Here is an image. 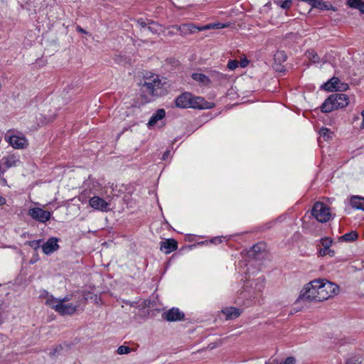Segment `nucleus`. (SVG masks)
I'll return each mask as SVG.
<instances>
[{"mask_svg":"<svg viewBox=\"0 0 364 364\" xmlns=\"http://www.w3.org/2000/svg\"><path fill=\"white\" fill-rule=\"evenodd\" d=\"M165 82H162L158 75H152L144 77L141 85V91L145 95L146 101H152L155 97L165 94Z\"/></svg>","mask_w":364,"mask_h":364,"instance_id":"1","label":"nucleus"},{"mask_svg":"<svg viewBox=\"0 0 364 364\" xmlns=\"http://www.w3.org/2000/svg\"><path fill=\"white\" fill-rule=\"evenodd\" d=\"M46 294L47 295L46 304L62 316L74 314L79 306L78 304L73 303H62L63 301H59L58 299L49 295L47 291Z\"/></svg>","mask_w":364,"mask_h":364,"instance_id":"2","label":"nucleus"},{"mask_svg":"<svg viewBox=\"0 0 364 364\" xmlns=\"http://www.w3.org/2000/svg\"><path fill=\"white\" fill-rule=\"evenodd\" d=\"M349 103V99L346 94L334 93L327 98L321 105V111L325 113L334 109L343 108Z\"/></svg>","mask_w":364,"mask_h":364,"instance_id":"3","label":"nucleus"},{"mask_svg":"<svg viewBox=\"0 0 364 364\" xmlns=\"http://www.w3.org/2000/svg\"><path fill=\"white\" fill-rule=\"evenodd\" d=\"M319 280L314 279L306 284L300 292L299 299L308 301H321L319 296Z\"/></svg>","mask_w":364,"mask_h":364,"instance_id":"4","label":"nucleus"},{"mask_svg":"<svg viewBox=\"0 0 364 364\" xmlns=\"http://www.w3.org/2000/svg\"><path fill=\"white\" fill-rule=\"evenodd\" d=\"M319 280V291L320 294L318 296L321 299V301L327 300L332 298L339 293V287L337 284L329 282L326 279H318Z\"/></svg>","mask_w":364,"mask_h":364,"instance_id":"5","label":"nucleus"},{"mask_svg":"<svg viewBox=\"0 0 364 364\" xmlns=\"http://www.w3.org/2000/svg\"><path fill=\"white\" fill-rule=\"evenodd\" d=\"M312 215L320 223H326L331 218L330 208L323 203L316 202L312 208Z\"/></svg>","mask_w":364,"mask_h":364,"instance_id":"6","label":"nucleus"},{"mask_svg":"<svg viewBox=\"0 0 364 364\" xmlns=\"http://www.w3.org/2000/svg\"><path fill=\"white\" fill-rule=\"evenodd\" d=\"M28 215L39 223H46L50 219L52 213L41 208H31L28 210Z\"/></svg>","mask_w":364,"mask_h":364,"instance_id":"7","label":"nucleus"},{"mask_svg":"<svg viewBox=\"0 0 364 364\" xmlns=\"http://www.w3.org/2000/svg\"><path fill=\"white\" fill-rule=\"evenodd\" d=\"M5 140L14 149H23L28 147V141L23 136L11 135L6 134L5 136Z\"/></svg>","mask_w":364,"mask_h":364,"instance_id":"8","label":"nucleus"},{"mask_svg":"<svg viewBox=\"0 0 364 364\" xmlns=\"http://www.w3.org/2000/svg\"><path fill=\"white\" fill-rule=\"evenodd\" d=\"M214 104L210 102L205 100L201 97H196L190 95V105L188 107L193 109H210L213 107Z\"/></svg>","mask_w":364,"mask_h":364,"instance_id":"9","label":"nucleus"},{"mask_svg":"<svg viewBox=\"0 0 364 364\" xmlns=\"http://www.w3.org/2000/svg\"><path fill=\"white\" fill-rule=\"evenodd\" d=\"M90 205L96 210L107 212L109 210V203L103 198L93 196L89 200Z\"/></svg>","mask_w":364,"mask_h":364,"instance_id":"10","label":"nucleus"},{"mask_svg":"<svg viewBox=\"0 0 364 364\" xmlns=\"http://www.w3.org/2000/svg\"><path fill=\"white\" fill-rule=\"evenodd\" d=\"M184 316L183 312L178 308H172L162 314V317L168 321H182Z\"/></svg>","mask_w":364,"mask_h":364,"instance_id":"11","label":"nucleus"},{"mask_svg":"<svg viewBox=\"0 0 364 364\" xmlns=\"http://www.w3.org/2000/svg\"><path fill=\"white\" fill-rule=\"evenodd\" d=\"M58 239L56 237L49 238L43 245L42 250L44 254L50 255L59 248Z\"/></svg>","mask_w":364,"mask_h":364,"instance_id":"12","label":"nucleus"},{"mask_svg":"<svg viewBox=\"0 0 364 364\" xmlns=\"http://www.w3.org/2000/svg\"><path fill=\"white\" fill-rule=\"evenodd\" d=\"M321 243L323 246V248L320 250V255L321 256L328 255L330 257H333L335 255L334 250L330 249V247L332 244L331 239L328 237L321 238Z\"/></svg>","mask_w":364,"mask_h":364,"instance_id":"13","label":"nucleus"},{"mask_svg":"<svg viewBox=\"0 0 364 364\" xmlns=\"http://www.w3.org/2000/svg\"><path fill=\"white\" fill-rule=\"evenodd\" d=\"M178 247L177 242L174 239H167L161 242L160 250L165 254H169Z\"/></svg>","mask_w":364,"mask_h":364,"instance_id":"14","label":"nucleus"},{"mask_svg":"<svg viewBox=\"0 0 364 364\" xmlns=\"http://www.w3.org/2000/svg\"><path fill=\"white\" fill-rule=\"evenodd\" d=\"M166 112L164 109H159L155 114H154L147 123L149 128L153 127L156 123L165 117Z\"/></svg>","mask_w":364,"mask_h":364,"instance_id":"15","label":"nucleus"},{"mask_svg":"<svg viewBox=\"0 0 364 364\" xmlns=\"http://www.w3.org/2000/svg\"><path fill=\"white\" fill-rule=\"evenodd\" d=\"M191 93L185 92L179 95L175 100L176 106L180 108H188L190 105Z\"/></svg>","mask_w":364,"mask_h":364,"instance_id":"16","label":"nucleus"},{"mask_svg":"<svg viewBox=\"0 0 364 364\" xmlns=\"http://www.w3.org/2000/svg\"><path fill=\"white\" fill-rule=\"evenodd\" d=\"M4 160V164L7 168L11 167H16L21 164L19 156L16 155H9L3 159Z\"/></svg>","mask_w":364,"mask_h":364,"instance_id":"17","label":"nucleus"},{"mask_svg":"<svg viewBox=\"0 0 364 364\" xmlns=\"http://www.w3.org/2000/svg\"><path fill=\"white\" fill-rule=\"evenodd\" d=\"M222 313L225 316L226 319H234L240 315V311L235 307H227L222 310Z\"/></svg>","mask_w":364,"mask_h":364,"instance_id":"18","label":"nucleus"},{"mask_svg":"<svg viewBox=\"0 0 364 364\" xmlns=\"http://www.w3.org/2000/svg\"><path fill=\"white\" fill-rule=\"evenodd\" d=\"M350 204L353 208L364 210V198L356 196H352Z\"/></svg>","mask_w":364,"mask_h":364,"instance_id":"19","label":"nucleus"},{"mask_svg":"<svg viewBox=\"0 0 364 364\" xmlns=\"http://www.w3.org/2000/svg\"><path fill=\"white\" fill-rule=\"evenodd\" d=\"M346 4L350 8L358 9L360 14H364V1L348 0Z\"/></svg>","mask_w":364,"mask_h":364,"instance_id":"20","label":"nucleus"},{"mask_svg":"<svg viewBox=\"0 0 364 364\" xmlns=\"http://www.w3.org/2000/svg\"><path fill=\"white\" fill-rule=\"evenodd\" d=\"M339 80L336 77L331 78L328 82L324 85L325 90L328 91H333L334 89H338V84Z\"/></svg>","mask_w":364,"mask_h":364,"instance_id":"21","label":"nucleus"},{"mask_svg":"<svg viewBox=\"0 0 364 364\" xmlns=\"http://www.w3.org/2000/svg\"><path fill=\"white\" fill-rule=\"evenodd\" d=\"M358 233L355 231H351L340 237L339 240L346 242H353L358 238Z\"/></svg>","mask_w":364,"mask_h":364,"instance_id":"22","label":"nucleus"},{"mask_svg":"<svg viewBox=\"0 0 364 364\" xmlns=\"http://www.w3.org/2000/svg\"><path fill=\"white\" fill-rule=\"evenodd\" d=\"M191 77L194 80L199 82L203 85H207L210 82L208 77L202 73H193Z\"/></svg>","mask_w":364,"mask_h":364,"instance_id":"23","label":"nucleus"},{"mask_svg":"<svg viewBox=\"0 0 364 364\" xmlns=\"http://www.w3.org/2000/svg\"><path fill=\"white\" fill-rule=\"evenodd\" d=\"M296 360L294 357H288L284 362L279 363L277 360H269L266 364H295Z\"/></svg>","mask_w":364,"mask_h":364,"instance_id":"24","label":"nucleus"},{"mask_svg":"<svg viewBox=\"0 0 364 364\" xmlns=\"http://www.w3.org/2000/svg\"><path fill=\"white\" fill-rule=\"evenodd\" d=\"M135 350H136V348H132V347L126 346H121L117 348V352L119 355H124V354H128V353H131L132 351H135Z\"/></svg>","mask_w":364,"mask_h":364,"instance_id":"25","label":"nucleus"},{"mask_svg":"<svg viewBox=\"0 0 364 364\" xmlns=\"http://www.w3.org/2000/svg\"><path fill=\"white\" fill-rule=\"evenodd\" d=\"M333 133L327 128H322L319 131L320 138H323L325 141L328 140L332 137Z\"/></svg>","mask_w":364,"mask_h":364,"instance_id":"26","label":"nucleus"},{"mask_svg":"<svg viewBox=\"0 0 364 364\" xmlns=\"http://www.w3.org/2000/svg\"><path fill=\"white\" fill-rule=\"evenodd\" d=\"M227 26L223 23H209L204 26H201L200 29L208 30V29H220L226 27Z\"/></svg>","mask_w":364,"mask_h":364,"instance_id":"27","label":"nucleus"},{"mask_svg":"<svg viewBox=\"0 0 364 364\" xmlns=\"http://www.w3.org/2000/svg\"><path fill=\"white\" fill-rule=\"evenodd\" d=\"M274 3L284 9L290 8L292 4L291 0H274Z\"/></svg>","mask_w":364,"mask_h":364,"instance_id":"28","label":"nucleus"},{"mask_svg":"<svg viewBox=\"0 0 364 364\" xmlns=\"http://www.w3.org/2000/svg\"><path fill=\"white\" fill-rule=\"evenodd\" d=\"M177 30L182 34V35H187V34H189V31H190V28H189V24L188 23H183V24H181V26H176Z\"/></svg>","mask_w":364,"mask_h":364,"instance_id":"29","label":"nucleus"},{"mask_svg":"<svg viewBox=\"0 0 364 364\" xmlns=\"http://www.w3.org/2000/svg\"><path fill=\"white\" fill-rule=\"evenodd\" d=\"M308 58L313 63H316L318 58V55L314 50L308 52Z\"/></svg>","mask_w":364,"mask_h":364,"instance_id":"30","label":"nucleus"},{"mask_svg":"<svg viewBox=\"0 0 364 364\" xmlns=\"http://www.w3.org/2000/svg\"><path fill=\"white\" fill-rule=\"evenodd\" d=\"M238 64H239V63L236 60H230L228 63V68L230 70H234L235 69H236L238 67Z\"/></svg>","mask_w":364,"mask_h":364,"instance_id":"31","label":"nucleus"},{"mask_svg":"<svg viewBox=\"0 0 364 364\" xmlns=\"http://www.w3.org/2000/svg\"><path fill=\"white\" fill-rule=\"evenodd\" d=\"M188 24H189V26H190L189 27V28H190L189 33H193L196 31H204V29H200L201 27L197 26L195 24H193V23H188Z\"/></svg>","mask_w":364,"mask_h":364,"instance_id":"32","label":"nucleus"},{"mask_svg":"<svg viewBox=\"0 0 364 364\" xmlns=\"http://www.w3.org/2000/svg\"><path fill=\"white\" fill-rule=\"evenodd\" d=\"M151 23L153 24V26H149L148 30L150 31L151 33H156L158 31V25L155 24L154 22H152Z\"/></svg>","mask_w":364,"mask_h":364,"instance_id":"33","label":"nucleus"},{"mask_svg":"<svg viewBox=\"0 0 364 364\" xmlns=\"http://www.w3.org/2000/svg\"><path fill=\"white\" fill-rule=\"evenodd\" d=\"M62 350V346L60 345H58L56 346V348L54 349V351L53 353H50L53 355H55L57 353H59L60 350Z\"/></svg>","mask_w":364,"mask_h":364,"instance_id":"34","label":"nucleus"},{"mask_svg":"<svg viewBox=\"0 0 364 364\" xmlns=\"http://www.w3.org/2000/svg\"><path fill=\"white\" fill-rule=\"evenodd\" d=\"M70 299H71V296L67 295L65 297H63V299H58V301H63L62 303H67Z\"/></svg>","mask_w":364,"mask_h":364,"instance_id":"35","label":"nucleus"},{"mask_svg":"<svg viewBox=\"0 0 364 364\" xmlns=\"http://www.w3.org/2000/svg\"><path fill=\"white\" fill-rule=\"evenodd\" d=\"M221 242H222V239H221V237H214V238H213V239L210 240V242H211V243H215V244L220 243Z\"/></svg>","mask_w":364,"mask_h":364,"instance_id":"36","label":"nucleus"},{"mask_svg":"<svg viewBox=\"0 0 364 364\" xmlns=\"http://www.w3.org/2000/svg\"><path fill=\"white\" fill-rule=\"evenodd\" d=\"M137 23H138L140 26H141V27H143V28H144V27H146V25H147V23H145V21H144L143 19H141V18H140V19H139V20L137 21Z\"/></svg>","mask_w":364,"mask_h":364,"instance_id":"37","label":"nucleus"},{"mask_svg":"<svg viewBox=\"0 0 364 364\" xmlns=\"http://www.w3.org/2000/svg\"><path fill=\"white\" fill-rule=\"evenodd\" d=\"M248 61L247 60H243L240 62V66L242 68H245L247 65Z\"/></svg>","mask_w":364,"mask_h":364,"instance_id":"38","label":"nucleus"},{"mask_svg":"<svg viewBox=\"0 0 364 364\" xmlns=\"http://www.w3.org/2000/svg\"><path fill=\"white\" fill-rule=\"evenodd\" d=\"M356 359H359L360 360H361L360 358H353L349 359L348 360H350V364H354L356 362Z\"/></svg>","mask_w":364,"mask_h":364,"instance_id":"39","label":"nucleus"},{"mask_svg":"<svg viewBox=\"0 0 364 364\" xmlns=\"http://www.w3.org/2000/svg\"><path fill=\"white\" fill-rule=\"evenodd\" d=\"M6 203L5 198L0 196V205H4Z\"/></svg>","mask_w":364,"mask_h":364,"instance_id":"40","label":"nucleus"},{"mask_svg":"<svg viewBox=\"0 0 364 364\" xmlns=\"http://www.w3.org/2000/svg\"><path fill=\"white\" fill-rule=\"evenodd\" d=\"M361 114H362V117H363V122H362V124H361L360 127H361V128L363 129L364 128V110L362 112Z\"/></svg>","mask_w":364,"mask_h":364,"instance_id":"41","label":"nucleus"},{"mask_svg":"<svg viewBox=\"0 0 364 364\" xmlns=\"http://www.w3.org/2000/svg\"><path fill=\"white\" fill-rule=\"evenodd\" d=\"M77 30L79 32L82 33H86L85 31L83 28H82L81 27H80V26L77 27Z\"/></svg>","mask_w":364,"mask_h":364,"instance_id":"42","label":"nucleus"},{"mask_svg":"<svg viewBox=\"0 0 364 364\" xmlns=\"http://www.w3.org/2000/svg\"><path fill=\"white\" fill-rule=\"evenodd\" d=\"M283 52L278 53V55H283Z\"/></svg>","mask_w":364,"mask_h":364,"instance_id":"43","label":"nucleus"}]
</instances>
